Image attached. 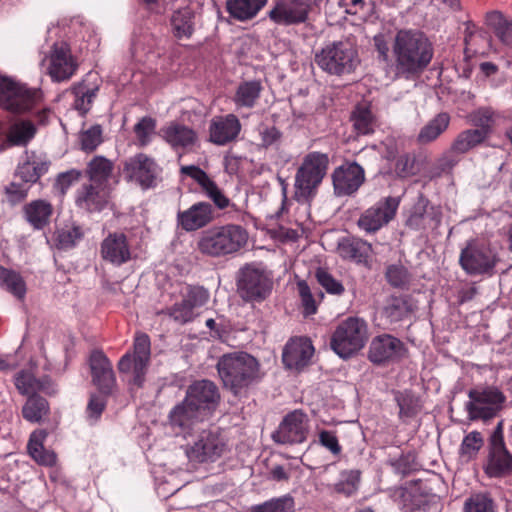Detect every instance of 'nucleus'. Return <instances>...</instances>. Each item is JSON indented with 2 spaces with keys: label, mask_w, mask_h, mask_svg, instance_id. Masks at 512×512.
I'll use <instances>...</instances> for the list:
<instances>
[{
  "label": "nucleus",
  "mask_w": 512,
  "mask_h": 512,
  "mask_svg": "<svg viewBox=\"0 0 512 512\" xmlns=\"http://www.w3.org/2000/svg\"><path fill=\"white\" fill-rule=\"evenodd\" d=\"M220 400L219 388L213 381H194L187 387L182 402L175 405L169 413L171 428L177 435L186 437L196 424L213 416Z\"/></svg>",
  "instance_id": "1"
},
{
  "label": "nucleus",
  "mask_w": 512,
  "mask_h": 512,
  "mask_svg": "<svg viewBox=\"0 0 512 512\" xmlns=\"http://www.w3.org/2000/svg\"><path fill=\"white\" fill-rule=\"evenodd\" d=\"M391 55L396 77L412 79L429 66L434 56V47L423 31L403 28L395 33Z\"/></svg>",
  "instance_id": "2"
},
{
  "label": "nucleus",
  "mask_w": 512,
  "mask_h": 512,
  "mask_svg": "<svg viewBox=\"0 0 512 512\" xmlns=\"http://www.w3.org/2000/svg\"><path fill=\"white\" fill-rule=\"evenodd\" d=\"M248 241V233L238 224L213 226L200 234L197 249L210 257H223L240 251Z\"/></svg>",
  "instance_id": "3"
},
{
  "label": "nucleus",
  "mask_w": 512,
  "mask_h": 512,
  "mask_svg": "<svg viewBox=\"0 0 512 512\" xmlns=\"http://www.w3.org/2000/svg\"><path fill=\"white\" fill-rule=\"evenodd\" d=\"M217 370L224 386L238 395L258 377L259 363L248 353L235 352L223 355Z\"/></svg>",
  "instance_id": "4"
},
{
  "label": "nucleus",
  "mask_w": 512,
  "mask_h": 512,
  "mask_svg": "<svg viewBox=\"0 0 512 512\" xmlns=\"http://www.w3.org/2000/svg\"><path fill=\"white\" fill-rule=\"evenodd\" d=\"M329 157L325 153L310 152L304 156L295 174V198L298 202H309L317 194L327 174Z\"/></svg>",
  "instance_id": "5"
},
{
  "label": "nucleus",
  "mask_w": 512,
  "mask_h": 512,
  "mask_svg": "<svg viewBox=\"0 0 512 512\" xmlns=\"http://www.w3.org/2000/svg\"><path fill=\"white\" fill-rule=\"evenodd\" d=\"M315 62L323 71L341 76L352 73L360 59L354 45L345 40L327 44L316 53Z\"/></svg>",
  "instance_id": "6"
},
{
  "label": "nucleus",
  "mask_w": 512,
  "mask_h": 512,
  "mask_svg": "<svg viewBox=\"0 0 512 512\" xmlns=\"http://www.w3.org/2000/svg\"><path fill=\"white\" fill-rule=\"evenodd\" d=\"M367 340V323L358 317H348L336 327L330 346L339 357L347 359L360 351Z\"/></svg>",
  "instance_id": "7"
},
{
  "label": "nucleus",
  "mask_w": 512,
  "mask_h": 512,
  "mask_svg": "<svg viewBox=\"0 0 512 512\" xmlns=\"http://www.w3.org/2000/svg\"><path fill=\"white\" fill-rule=\"evenodd\" d=\"M498 260L490 245L479 239L467 241L459 256L461 268L470 276L493 275Z\"/></svg>",
  "instance_id": "8"
},
{
  "label": "nucleus",
  "mask_w": 512,
  "mask_h": 512,
  "mask_svg": "<svg viewBox=\"0 0 512 512\" xmlns=\"http://www.w3.org/2000/svg\"><path fill=\"white\" fill-rule=\"evenodd\" d=\"M273 279L263 267L248 264L240 269L237 277V292L245 302H262L272 292Z\"/></svg>",
  "instance_id": "9"
},
{
  "label": "nucleus",
  "mask_w": 512,
  "mask_h": 512,
  "mask_svg": "<svg viewBox=\"0 0 512 512\" xmlns=\"http://www.w3.org/2000/svg\"><path fill=\"white\" fill-rule=\"evenodd\" d=\"M42 99V92L12 79L0 78V107L15 113L32 110Z\"/></svg>",
  "instance_id": "10"
},
{
  "label": "nucleus",
  "mask_w": 512,
  "mask_h": 512,
  "mask_svg": "<svg viewBox=\"0 0 512 512\" xmlns=\"http://www.w3.org/2000/svg\"><path fill=\"white\" fill-rule=\"evenodd\" d=\"M226 449L220 430L211 427L199 432L193 443L187 445L185 453L191 462L213 463L222 457Z\"/></svg>",
  "instance_id": "11"
},
{
  "label": "nucleus",
  "mask_w": 512,
  "mask_h": 512,
  "mask_svg": "<svg viewBox=\"0 0 512 512\" xmlns=\"http://www.w3.org/2000/svg\"><path fill=\"white\" fill-rule=\"evenodd\" d=\"M151 343L145 333L137 334L134 339L133 352L124 354L118 363L121 373H133V383L141 386L144 382L147 366L150 361Z\"/></svg>",
  "instance_id": "12"
},
{
  "label": "nucleus",
  "mask_w": 512,
  "mask_h": 512,
  "mask_svg": "<svg viewBox=\"0 0 512 512\" xmlns=\"http://www.w3.org/2000/svg\"><path fill=\"white\" fill-rule=\"evenodd\" d=\"M468 396L470 400L466 403V410L471 420L494 417L505 401L502 392L495 387L472 389Z\"/></svg>",
  "instance_id": "13"
},
{
  "label": "nucleus",
  "mask_w": 512,
  "mask_h": 512,
  "mask_svg": "<svg viewBox=\"0 0 512 512\" xmlns=\"http://www.w3.org/2000/svg\"><path fill=\"white\" fill-rule=\"evenodd\" d=\"M399 204V197L388 196L379 200L360 215L358 227L368 234L379 231L394 218Z\"/></svg>",
  "instance_id": "14"
},
{
  "label": "nucleus",
  "mask_w": 512,
  "mask_h": 512,
  "mask_svg": "<svg viewBox=\"0 0 512 512\" xmlns=\"http://www.w3.org/2000/svg\"><path fill=\"white\" fill-rule=\"evenodd\" d=\"M45 61L48 63L47 72L55 82L70 79L78 67L69 45L65 42L54 43L49 56L43 60Z\"/></svg>",
  "instance_id": "15"
},
{
  "label": "nucleus",
  "mask_w": 512,
  "mask_h": 512,
  "mask_svg": "<svg viewBox=\"0 0 512 512\" xmlns=\"http://www.w3.org/2000/svg\"><path fill=\"white\" fill-rule=\"evenodd\" d=\"M309 420L305 413L295 410L287 414L278 429L272 433V439L279 444H298L306 440Z\"/></svg>",
  "instance_id": "16"
},
{
  "label": "nucleus",
  "mask_w": 512,
  "mask_h": 512,
  "mask_svg": "<svg viewBox=\"0 0 512 512\" xmlns=\"http://www.w3.org/2000/svg\"><path fill=\"white\" fill-rule=\"evenodd\" d=\"M334 194L338 197L355 194L365 181V172L356 162H345L332 173Z\"/></svg>",
  "instance_id": "17"
},
{
  "label": "nucleus",
  "mask_w": 512,
  "mask_h": 512,
  "mask_svg": "<svg viewBox=\"0 0 512 512\" xmlns=\"http://www.w3.org/2000/svg\"><path fill=\"white\" fill-rule=\"evenodd\" d=\"M208 298V291L203 287H190L181 301L167 309V313L178 323H188L195 317L194 310L206 304Z\"/></svg>",
  "instance_id": "18"
},
{
  "label": "nucleus",
  "mask_w": 512,
  "mask_h": 512,
  "mask_svg": "<svg viewBox=\"0 0 512 512\" xmlns=\"http://www.w3.org/2000/svg\"><path fill=\"white\" fill-rule=\"evenodd\" d=\"M308 4L302 0H278L269 11L268 17L279 26L304 23L308 18Z\"/></svg>",
  "instance_id": "19"
},
{
  "label": "nucleus",
  "mask_w": 512,
  "mask_h": 512,
  "mask_svg": "<svg viewBox=\"0 0 512 512\" xmlns=\"http://www.w3.org/2000/svg\"><path fill=\"white\" fill-rule=\"evenodd\" d=\"M158 172L159 167L155 161L143 153L129 158L124 166L126 177L136 181L144 189L155 184Z\"/></svg>",
  "instance_id": "20"
},
{
  "label": "nucleus",
  "mask_w": 512,
  "mask_h": 512,
  "mask_svg": "<svg viewBox=\"0 0 512 512\" xmlns=\"http://www.w3.org/2000/svg\"><path fill=\"white\" fill-rule=\"evenodd\" d=\"M100 254L103 260L121 266L132 259V250L127 236L121 232L109 233L101 242Z\"/></svg>",
  "instance_id": "21"
},
{
  "label": "nucleus",
  "mask_w": 512,
  "mask_h": 512,
  "mask_svg": "<svg viewBox=\"0 0 512 512\" xmlns=\"http://www.w3.org/2000/svg\"><path fill=\"white\" fill-rule=\"evenodd\" d=\"M214 219V210L208 202L194 203L186 210H179L176 216L177 227L185 232H194L207 226Z\"/></svg>",
  "instance_id": "22"
},
{
  "label": "nucleus",
  "mask_w": 512,
  "mask_h": 512,
  "mask_svg": "<svg viewBox=\"0 0 512 512\" xmlns=\"http://www.w3.org/2000/svg\"><path fill=\"white\" fill-rule=\"evenodd\" d=\"M89 365L93 383L103 395L112 392L116 380L112 364L102 351L95 350L89 358Z\"/></svg>",
  "instance_id": "23"
},
{
  "label": "nucleus",
  "mask_w": 512,
  "mask_h": 512,
  "mask_svg": "<svg viewBox=\"0 0 512 512\" xmlns=\"http://www.w3.org/2000/svg\"><path fill=\"white\" fill-rule=\"evenodd\" d=\"M181 173L195 180L204 195L209 198L218 209L222 210L229 207V198L204 170L194 165H188L181 167Z\"/></svg>",
  "instance_id": "24"
},
{
  "label": "nucleus",
  "mask_w": 512,
  "mask_h": 512,
  "mask_svg": "<svg viewBox=\"0 0 512 512\" xmlns=\"http://www.w3.org/2000/svg\"><path fill=\"white\" fill-rule=\"evenodd\" d=\"M313 354L314 347L311 340L299 337L291 339L285 345L282 361L287 368L299 371L309 364Z\"/></svg>",
  "instance_id": "25"
},
{
  "label": "nucleus",
  "mask_w": 512,
  "mask_h": 512,
  "mask_svg": "<svg viewBox=\"0 0 512 512\" xmlns=\"http://www.w3.org/2000/svg\"><path fill=\"white\" fill-rule=\"evenodd\" d=\"M241 131V123L234 114L215 116L209 125V140L213 144L224 146L234 141Z\"/></svg>",
  "instance_id": "26"
},
{
  "label": "nucleus",
  "mask_w": 512,
  "mask_h": 512,
  "mask_svg": "<svg viewBox=\"0 0 512 512\" xmlns=\"http://www.w3.org/2000/svg\"><path fill=\"white\" fill-rule=\"evenodd\" d=\"M403 343L394 336L383 334L375 337L369 347L368 357L371 362L381 364L394 360L403 353Z\"/></svg>",
  "instance_id": "27"
},
{
  "label": "nucleus",
  "mask_w": 512,
  "mask_h": 512,
  "mask_svg": "<svg viewBox=\"0 0 512 512\" xmlns=\"http://www.w3.org/2000/svg\"><path fill=\"white\" fill-rule=\"evenodd\" d=\"M160 134L175 151L190 150L198 141L194 129L178 122L168 123L160 130Z\"/></svg>",
  "instance_id": "28"
},
{
  "label": "nucleus",
  "mask_w": 512,
  "mask_h": 512,
  "mask_svg": "<svg viewBox=\"0 0 512 512\" xmlns=\"http://www.w3.org/2000/svg\"><path fill=\"white\" fill-rule=\"evenodd\" d=\"M512 472V455L506 449L503 439L498 440L494 436L491 439V450L489 454L486 473L490 477H499Z\"/></svg>",
  "instance_id": "29"
},
{
  "label": "nucleus",
  "mask_w": 512,
  "mask_h": 512,
  "mask_svg": "<svg viewBox=\"0 0 512 512\" xmlns=\"http://www.w3.org/2000/svg\"><path fill=\"white\" fill-rule=\"evenodd\" d=\"M109 194V186L90 183L78 190L76 204L90 212L101 211L108 203Z\"/></svg>",
  "instance_id": "30"
},
{
  "label": "nucleus",
  "mask_w": 512,
  "mask_h": 512,
  "mask_svg": "<svg viewBox=\"0 0 512 512\" xmlns=\"http://www.w3.org/2000/svg\"><path fill=\"white\" fill-rule=\"evenodd\" d=\"M428 205V199L420 194L409 213L406 225L415 230L425 228L431 222L438 225L441 222V213L434 207L428 210Z\"/></svg>",
  "instance_id": "31"
},
{
  "label": "nucleus",
  "mask_w": 512,
  "mask_h": 512,
  "mask_svg": "<svg viewBox=\"0 0 512 512\" xmlns=\"http://www.w3.org/2000/svg\"><path fill=\"white\" fill-rule=\"evenodd\" d=\"M15 385L18 391L23 395H34L37 392L51 395L56 392L54 383L48 377L36 379L27 371H21L16 375Z\"/></svg>",
  "instance_id": "32"
},
{
  "label": "nucleus",
  "mask_w": 512,
  "mask_h": 512,
  "mask_svg": "<svg viewBox=\"0 0 512 512\" xmlns=\"http://www.w3.org/2000/svg\"><path fill=\"white\" fill-rule=\"evenodd\" d=\"M361 483V472L356 469L344 470L337 481L328 486L332 495L350 498L357 494Z\"/></svg>",
  "instance_id": "33"
},
{
  "label": "nucleus",
  "mask_w": 512,
  "mask_h": 512,
  "mask_svg": "<svg viewBox=\"0 0 512 512\" xmlns=\"http://www.w3.org/2000/svg\"><path fill=\"white\" fill-rule=\"evenodd\" d=\"M52 213V205L42 199L31 201L24 207L27 222L36 230H41L50 223Z\"/></svg>",
  "instance_id": "34"
},
{
  "label": "nucleus",
  "mask_w": 512,
  "mask_h": 512,
  "mask_svg": "<svg viewBox=\"0 0 512 512\" xmlns=\"http://www.w3.org/2000/svg\"><path fill=\"white\" fill-rule=\"evenodd\" d=\"M403 509L405 512H437L439 507V498L434 494L420 492H404Z\"/></svg>",
  "instance_id": "35"
},
{
  "label": "nucleus",
  "mask_w": 512,
  "mask_h": 512,
  "mask_svg": "<svg viewBox=\"0 0 512 512\" xmlns=\"http://www.w3.org/2000/svg\"><path fill=\"white\" fill-rule=\"evenodd\" d=\"M337 249L343 259L361 263L369 257L372 246L367 241L359 238H343L339 241Z\"/></svg>",
  "instance_id": "36"
},
{
  "label": "nucleus",
  "mask_w": 512,
  "mask_h": 512,
  "mask_svg": "<svg viewBox=\"0 0 512 512\" xmlns=\"http://www.w3.org/2000/svg\"><path fill=\"white\" fill-rule=\"evenodd\" d=\"M268 0H227L226 9L231 17L239 21L253 19Z\"/></svg>",
  "instance_id": "37"
},
{
  "label": "nucleus",
  "mask_w": 512,
  "mask_h": 512,
  "mask_svg": "<svg viewBox=\"0 0 512 512\" xmlns=\"http://www.w3.org/2000/svg\"><path fill=\"white\" fill-rule=\"evenodd\" d=\"M194 19L195 14L189 7L174 11L170 19L173 35L178 39H189L194 32Z\"/></svg>",
  "instance_id": "38"
},
{
  "label": "nucleus",
  "mask_w": 512,
  "mask_h": 512,
  "mask_svg": "<svg viewBox=\"0 0 512 512\" xmlns=\"http://www.w3.org/2000/svg\"><path fill=\"white\" fill-rule=\"evenodd\" d=\"M262 84L258 80L241 82L233 96L236 108H253L262 92Z\"/></svg>",
  "instance_id": "39"
},
{
  "label": "nucleus",
  "mask_w": 512,
  "mask_h": 512,
  "mask_svg": "<svg viewBox=\"0 0 512 512\" xmlns=\"http://www.w3.org/2000/svg\"><path fill=\"white\" fill-rule=\"evenodd\" d=\"M47 436L45 430H36L30 435L28 442V452L31 457L39 464L53 466L56 463V454L53 451L46 450L43 442Z\"/></svg>",
  "instance_id": "40"
},
{
  "label": "nucleus",
  "mask_w": 512,
  "mask_h": 512,
  "mask_svg": "<svg viewBox=\"0 0 512 512\" xmlns=\"http://www.w3.org/2000/svg\"><path fill=\"white\" fill-rule=\"evenodd\" d=\"M450 115L446 112L438 113L418 133L417 141L420 144H428L436 140L449 126Z\"/></svg>",
  "instance_id": "41"
},
{
  "label": "nucleus",
  "mask_w": 512,
  "mask_h": 512,
  "mask_svg": "<svg viewBox=\"0 0 512 512\" xmlns=\"http://www.w3.org/2000/svg\"><path fill=\"white\" fill-rule=\"evenodd\" d=\"M486 24L502 44L512 45V20H507L500 11L494 10L486 14Z\"/></svg>",
  "instance_id": "42"
},
{
  "label": "nucleus",
  "mask_w": 512,
  "mask_h": 512,
  "mask_svg": "<svg viewBox=\"0 0 512 512\" xmlns=\"http://www.w3.org/2000/svg\"><path fill=\"white\" fill-rule=\"evenodd\" d=\"M113 163L103 156H95L87 166V175L90 182L100 186H109L108 181L112 176Z\"/></svg>",
  "instance_id": "43"
},
{
  "label": "nucleus",
  "mask_w": 512,
  "mask_h": 512,
  "mask_svg": "<svg viewBox=\"0 0 512 512\" xmlns=\"http://www.w3.org/2000/svg\"><path fill=\"white\" fill-rule=\"evenodd\" d=\"M351 120L358 135H369L375 130L376 119L367 104L357 105L351 115Z\"/></svg>",
  "instance_id": "44"
},
{
  "label": "nucleus",
  "mask_w": 512,
  "mask_h": 512,
  "mask_svg": "<svg viewBox=\"0 0 512 512\" xmlns=\"http://www.w3.org/2000/svg\"><path fill=\"white\" fill-rule=\"evenodd\" d=\"M485 131L467 129L460 132L451 145L452 153L465 154L486 139Z\"/></svg>",
  "instance_id": "45"
},
{
  "label": "nucleus",
  "mask_w": 512,
  "mask_h": 512,
  "mask_svg": "<svg viewBox=\"0 0 512 512\" xmlns=\"http://www.w3.org/2000/svg\"><path fill=\"white\" fill-rule=\"evenodd\" d=\"M0 286L19 300L25 298L27 289L22 276L2 266H0Z\"/></svg>",
  "instance_id": "46"
},
{
  "label": "nucleus",
  "mask_w": 512,
  "mask_h": 512,
  "mask_svg": "<svg viewBox=\"0 0 512 512\" xmlns=\"http://www.w3.org/2000/svg\"><path fill=\"white\" fill-rule=\"evenodd\" d=\"M98 91L97 85H89L86 80L76 84L72 88L74 94V108L81 113H86L91 106Z\"/></svg>",
  "instance_id": "47"
},
{
  "label": "nucleus",
  "mask_w": 512,
  "mask_h": 512,
  "mask_svg": "<svg viewBox=\"0 0 512 512\" xmlns=\"http://www.w3.org/2000/svg\"><path fill=\"white\" fill-rule=\"evenodd\" d=\"M294 506V498L289 494H285L253 505L250 507L249 512H292Z\"/></svg>",
  "instance_id": "48"
},
{
  "label": "nucleus",
  "mask_w": 512,
  "mask_h": 512,
  "mask_svg": "<svg viewBox=\"0 0 512 512\" xmlns=\"http://www.w3.org/2000/svg\"><path fill=\"white\" fill-rule=\"evenodd\" d=\"M36 128L29 121H20L14 123L7 135V140L14 146H25L34 137Z\"/></svg>",
  "instance_id": "49"
},
{
  "label": "nucleus",
  "mask_w": 512,
  "mask_h": 512,
  "mask_svg": "<svg viewBox=\"0 0 512 512\" xmlns=\"http://www.w3.org/2000/svg\"><path fill=\"white\" fill-rule=\"evenodd\" d=\"M27 402L23 406V417L33 423L39 422L49 411V405L46 399L34 395H29Z\"/></svg>",
  "instance_id": "50"
},
{
  "label": "nucleus",
  "mask_w": 512,
  "mask_h": 512,
  "mask_svg": "<svg viewBox=\"0 0 512 512\" xmlns=\"http://www.w3.org/2000/svg\"><path fill=\"white\" fill-rule=\"evenodd\" d=\"M84 232L81 226L75 223L67 224L56 231V243L60 249L74 247L83 237Z\"/></svg>",
  "instance_id": "51"
},
{
  "label": "nucleus",
  "mask_w": 512,
  "mask_h": 512,
  "mask_svg": "<svg viewBox=\"0 0 512 512\" xmlns=\"http://www.w3.org/2000/svg\"><path fill=\"white\" fill-rule=\"evenodd\" d=\"M156 121L152 117L145 116L141 118L134 126L138 144L146 146L150 143L152 136L155 134Z\"/></svg>",
  "instance_id": "52"
},
{
  "label": "nucleus",
  "mask_w": 512,
  "mask_h": 512,
  "mask_svg": "<svg viewBox=\"0 0 512 512\" xmlns=\"http://www.w3.org/2000/svg\"><path fill=\"white\" fill-rule=\"evenodd\" d=\"M494 111L490 107H480L472 111L468 118L469 121L476 127L478 131H485L486 137L491 131V124L493 122Z\"/></svg>",
  "instance_id": "53"
},
{
  "label": "nucleus",
  "mask_w": 512,
  "mask_h": 512,
  "mask_svg": "<svg viewBox=\"0 0 512 512\" xmlns=\"http://www.w3.org/2000/svg\"><path fill=\"white\" fill-rule=\"evenodd\" d=\"M382 313L390 323L398 322L407 315V304L400 298H392L386 303Z\"/></svg>",
  "instance_id": "54"
},
{
  "label": "nucleus",
  "mask_w": 512,
  "mask_h": 512,
  "mask_svg": "<svg viewBox=\"0 0 512 512\" xmlns=\"http://www.w3.org/2000/svg\"><path fill=\"white\" fill-rule=\"evenodd\" d=\"M464 512H495L494 502L486 494H475L466 500Z\"/></svg>",
  "instance_id": "55"
},
{
  "label": "nucleus",
  "mask_w": 512,
  "mask_h": 512,
  "mask_svg": "<svg viewBox=\"0 0 512 512\" xmlns=\"http://www.w3.org/2000/svg\"><path fill=\"white\" fill-rule=\"evenodd\" d=\"M483 445V438L477 431H472L467 434L460 446V453L462 457L467 460L472 459Z\"/></svg>",
  "instance_id": "56"
},
{
  "label": "nucleus",
  "mask_w": 512,
  "mask_h": 512,
  "mask_svg": "<svg viewBox=\"0 0 512 512\" xmlns=\"http://www.w3.org/2000/svg\"><path fill=\"white\" fill-rule=\"evenodd\" d=\"M395 400L398 404L401 416L410 417L417 412L418 399L411 391L405 390L403 392H397Z\"/></svg>",
  "instance_id": "57"
},
{
  "label": "nucleus",
  "mask_w": 512,
  "mask_h": 512,
  "mask_svg": "<svg viewBox=\"0 0 512 512\" xmlns=\"http://www.w3.org/2000/svg\"><path fill=\"white\" fill-rule=\"evenodd\" d=\"M337 4L343 13L358 15L360 19H364L371 10L370 4L365 0H337Z\"/></svg>",
  "instance_id": "58"
},
{
  "label": "nucleus",
  "mask_w": 512,
  "mask_h": 512,
  "mask_svg": "<svg viewBox=\"0 0 512 512\" xmlns=\"http://www.w3.org/2000/svg\"><path fill=\"white\" fill-rule=\"evenodd\" d=\"M318 283L326 290L327 293L333 295H341L344 292V286L340 281L335 279L329 272L324 269L316 271Z\"/></svg>",
  "instance_id": "59"
},
{
  "label": "nucleus",
  "mask_w": 512,
  "mask_h": 512,
  "mask_svg": "<svg viewBox=\"0 0 512 512\" xmlns=\"http://www.w3.org/2000/svg\"><path fill=\"white\" fill-rule=\"evenodd\" d=\"M297 288L301 299L304 315L310 316L315 314L317 311V306L307 282L304 280L298 281Z\"/></svg>",
  "instance_id": "60"
},
{
  "label": "nucleus",
  "mask_w": 512,
  "mask_h": 512,
  "mask_svg": "<svg viewBox=\"0 0 512 512\" xmlns=\"http://www.w3.org/2000/svg\"><path fill=\"white\" fill-rule=\"evenodd\" d=\"M81 147L85 151H93L102 142V129L99 125L91 126L80 135Z\"/></svg>",
  "instance_id": "61"
},
{
  "label": "nucleus",
  "mask_w": 512,
  "mask_h": 512,
  "mask_svg": "<svg viewBox=\"0 0 512 512\" xmlns=\"http://www.w3.org/2000/svg\"><path fill=\"white\" fill-rule=\"evenodd\" d=\"M258 131L263 147L268 148L280 144L282 133L275 126L260 125Z\"/></svg>",
  "instance_id": "62"
},
{
  "label": "nucleus",
  "mask_w": 512,
  "mask_h": 512,
  "mask_svg": "<svg viewBox=\"0 0 512 512\" xmlns=\"http://www.w3.org/2000/svg\"><path fill=\"white\" fill-rule=\"evenodd\" d=\"M80 176L81 172L76 169L60 173L56 179L55 188L64 194L73 183L79 180Z\"/></svg>",
  "instance_id": "63"
},
{
  "label": "nucleus",
  "mask_w": 512,
  "mask_h": 512,
  "mask_svg": "<svg viewBox=\"0 0 512 512\" xmlns=\"http://www.w3.org/2000/svg\"><path fill=\"white\" fill-rule=\"evenodd\" d=\"M319 443L321 446L330 451L334 456H338L341 451V445L339 444L336 434L332 431L322 430L319 433Z\"/></svg>",
  "instance_id": "64"
}]
</instances>
